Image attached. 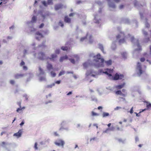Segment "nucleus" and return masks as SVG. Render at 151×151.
Returning <instances> with one entry per match:
<instances>
[{
    "instance_id": "1",
    "label": "nucleus",
    "mask_w": 151,
    "mask_h": 151,
    "mask_svg": "<svg viewBox=\"0 0 151 151\" xmlns=\"http://www.w3.org/2000/svg\"><path fill=\"white\" fill-rule=\"evenodd\" d=\"M122 124L119 123V125L115 126L113 125H111V123H109L107 125L109 128L104 131L103 133H105L109 134L110 133V131H113L116 129L119 131H122Z\"/></svg>"
},
{
    "instance_id": "2",
    "label": "nucleus",
    "mask_w": 151,
    "mask_h": 151,
    "mask_svg": "<svg viewBox=\"0 0 151 151\" xmlns=\"http://www.w3.org/2000/svg\"><path fill=\"white\" fill-rule=\"evenodd\" d=\"M95 62H96L95 63L92 64L91 65L96 68L103 67L104 66V59H101L100 60V61H99V60H96Z\"/></svg>"
},
{
    "instance_id": "3",
    "label": "nucleus",
    "mask_w": 151,
    "mask_h": 151,
    "mask_svg": "<svg viewBox=\"0 0 151 151\" xmlns=\"http://www.w3.org/2000/svg\"><path fill=\"white\" fill-rule=\"evenodd\" d=\"M121 38H122V39L119 40V43L120 44L124 43L125 42L126 37L124 33L122 32H120L119 34H118L116 36L117 39H118Z\"/></svg>"
},
{
    "instance_id": "4",
    "label": "nucleus",
    "mask_w": 151,
    "mask_h": 151,
    "mask_svg": "<svg viewBox=\"0 0 151 151\" xmlns=\"http://www.w3.org/2000/svg\"><path fill=\"white\" fill-rule=\"evenodd\" d=\"M11 145L10 143L5 142H2L0 144L1 146L6 150H8V147Z\"/></svg>"
},
{
    "instance_id": "5",
    "label": "nucleus",
    "mask_w": 151,
    "mask_h": 151,
    "mask_svg": "<svg viewBox=\"0 0 151 151\" xmlns=\"http://www.w3.org/2000/svg\"><path fill=\"white\" fill-rule=\"evenodd\" d=\"M124 77V76L123 75L120 74L119 75L117 73H116L113 78V80H117L119 79H122Z\"/></svg>"
},
{
    "instance_id": "6",
    "label": "nucleus",
    "mask_w": 151,
    "mask_h": 151,
    "mask_svg": "<svg viewBox=\"0 0 151 151\" xmlns=\"http://www.w3.org/2000/svg\"><path fill=\"white\" fill-rule=\"evenodd\" d=\"M136 69L139 71V73L138 74L139 75H140L142 73V65L140 63H137L136 67Z\"/></svg>"
},
{
    "instance_id": "7",
    "label": "nucleus",
    "mask_w": 151,
    "mask_h": 151,
    "mask_svg": "<svg viewBox=\"0 0 151 151\" xmlns=\"http://www.w3.org/2000/svg\"><path fill=\"white\" fill-rule=\"evenodd\" d=\"M55 143L56 145L58 146L61 145L63 147L64 146V145L65 144V142L64 141L61 139L58 140L57 141L55 142Z\"/></svg>"
},
{
    "instance_id": "8",
    "label": "nucleus",
    "mask_w": 151,
    "mask_h": 151,
    "mask_svg": "<svg viewBox=\"0 0 151 151\" xmlns=\"http://www.w3.org/2000/svg\"><path fill=\"white\" fill-rule=\"evenodd\" d=\"M46 56L45 53L41 52L38 54V58L40 60H43L45 58Z\"/></svg>"
},
{
    "instance_id": "9",
    "label": "nucleus",
    "mask_w": 151,
    "mask_h": 151,
    "mask_svg": "<svg viewBox=\"0 0 151 151\" xmlns=\"http://www.w3.org/2000/svg\"><path fill=\"white\" fill-rule=\"evenodd\" d=\"M36 38V39L39 40L41 38H43L44 36L39 31L35 33Z\"/></svg>"
},
{
    "instance_id": "10",
    "label": "nucleus",
    "mask_w": 151,
    "mask_h": 151,
    "mask_svg": "<svg viewBox=\"0 0 151 151\" xmlns=\"http://www.w3.org/2000/svg\"><path fill=\"white\" fill-rule=\"evenodd\" d=\"M106 71L103 72V73L106 74L109 77L112 76L111 73L113 72V70H111L107 68L106 69Z\"/></svg>"
},
{
    "instance_id": "11",
    "label": "nucleus",
    "mask_w": 151,
    "mask_h": 151,
    "mask_svg": "<svg viewBox=\"0 0 151 151\" xmlns=\"http://www.w3.org/2000/svg\"><path fill=\"white\" fill-rule=\"evenodd\" d=\"M42 3L45 6H47L48 5L52 4V0H47V2L45 1H43L42 2Z\"/></svg>"
},
{
    "instance_id": "12",
    "label": "nucleus",
    "mask_w": 151,
    "mask_h": 151,
    "mask_svg": "<svg viewBox=\"0 0 151 151\" xmlns=\"http://www.w3.org/2000/svg\"><path fill=\"white\" fill-rule=\"evenodd\" d=\"M22 130H20L18 132L14 133L13 134V136L14 137H16L17 138H19L21 136L22 134Z\"/></svg>"
},
{
    "instance_id": "13",
    "label": "nucleus",
    "mask_w": 151,
    "mask_h": 151,
    "mask_svg": "<svg viewBox=\"0 0 151 151\" xmlns=\"http://www.w3.org/2000/svg\"><path fill=\"white\" fill-rule=\"evenodd\" d=\"M116 140L120 143L125 144L126 142V139H125L116 138Z\"/></svg>"
},
{
    "instance_id": "14",
    "label": "nucleus",
    "mask_w": 151,
    "mask_h": 151,
    "mask_svg": "<svg viewBox=\"0 0 151 151\" xmlns=\"http://www.w3.org/2000/svg\"><path fill=\"white\" fill-rule=\"evenodd\" d=\"M25 107L24 106L23 107H19V108L17 109L16 110V111L19 113H22L23 110L25 109Z\"/></svg>"
},
{
    "instance_id": "15",
    "label": "nucleus",
    "mask_w": 151,
    "mask_h": 151,
    "mask_svg": "<svg viewBox=\"0 0 151 151\" xmlns=\"http://www.w3.org/2000/svg\"><path fill=\"white\" fill-rule=\"evenodd\" d=\"M126 83H124L121 85L116 86H115V88L117 89L120 90L123 88L125 85Z\"/></svg>"
},
{
    "instance_id": "16",
    "label": "nucleus",
    "mask_w": 151,
    "mask_h": 151,
    "mask_svg": "<svg viewBox=\"0 0 151 151\" xmlns=\"http://www.w3.org/2000/svg\"><path fill=\"white\" fill-rule=\"evenodd\" d=\"M115 93L116 95H120L124 97L126 95V94L122 93V91L119 90L115 91Z\"/></svg>"
},
{
    "instance_id": "17",
    "label": "nucleus",
    "mask_w": 151,
    "mask_h": 151,
    "mask_svg": "<svg viewBox=\"0 0 151 151\" xmlns=\"http://www.w3.org/2000/svg\"><path fill=\"white\" fill-rule=\"evenodd\" d=\"M63 5L61 4H58L55 5V10H57L62 8Z\"/></svg>"
},
{
    "instance_id": "18",
    "label": "nucleus",
    "mask_w": 151,
    "mask_h": 151,
    "mask_svg": "<svg viewBox=\"0 0 151 151\" xmlns=\"http://www.w3.org/2000/svg\"><path fill=\"white\" fill-rule=\"evenodd\" d=\"M94 58H96V59H94V61L95 62L96 60H100L101 59H103V58H101V55L99 54H98L96 56H95L94 57Z\"/></svg>"
},
{
    "instance_id": "19",
    "label": "nucleus",
    "mask_w": 151,
    "mask_h": 151,
    "mask_svg": "<svg viewBox=\"0 0 151 151\" xmlns=\"http://www.w3.org/2000/svg\"><path fill=\"white\" fill-rule=\"evenodd\" d=\"M57 57V56L56 54H52L51 55L50 58H49L52 61H54L56 60Z\"/></svg>"
},
{
    "instance_id": "20",
    "label": "nucleus",
    "mask_w": 151,
    "mask_h": 151,
    "mask_svg": "<svg viewBox=\"0 0 151 151\" xmlns=\"http://www.w3.org/2000/svg\"><path fill=\"white\" fill-rule=\"evenodd\" d=\"M64 20L65 22L68 23H70L71 22V19L69 18L67 16H65V17Z\"/></svg>"
},
{
    "instance_id": "21",
    "label": "nucleus",
    "mask_w": 151,
    "mask_h": 151,
    "mask_svg": "<svg viewBox=\"0 0 151 151\" xmlns=\"http://www.w3.org/2000/svg\"><path fill=\"white\" fill-rule=\"evenodd\" d=\"M104 63L107 66H109L112 64V61L111 60H109L107 61L104 60Z\"/></svg>"
},
{
    "instance_id": "22",
    "label": "nucleus",
    "mask_w": 151,
    "mask_h": 151,
    "mask_svg": "<svg viewBox=\"0 0 151 151\" xmlns=\"http://www.w3.org/2000/svg\"><path fill=\"white\" fill-rule=\"evenodd\" d=\"M24 76V74H17L14 75V78L16 79H18Z\"/></svg>"
},
{
    "instance_id": "23",
    "label": "nucleus",
    "mask_w": 151,
    "mask_h": 151,
    "mask_svg": "<svg viewBox=\"0 0 151 151\" xmlns=\"http://www.w3.org/2000/svg\"><path fill=\"white\" fill-rule=\"evenodd\" d=\"M68 59V57L66 55H65L64 56H63L61 57L60 61V62H62L63 61V60H67Z\"/></svg>"
},
{
    "instance_id": "24",
    "label": "nucleus",
    "mask_w": 151,
    "mask_h": 151,
    "mask_svg": "<svg viewBox=\"0 0 151 151\" xmlns=\"http://www.w3.org/2000/svg\"><path fill=\"white\" fill-rule=\"evenodd\" d=\"M70 47H68L67 46H62L61 47V49L63 51H67L70 50Z\"/></svg>"
},
{
    "instance_id": "25",
    "label": "nucleus",
    "mask_w": 151,
    "mask_h": 151,
    "mask_svg": "<svg viewBox=\"0 0 151 151\" xmlns=\"http://www.w3.org/2000/svg\"><path fill=\"white\" fill-rule=\"evenodd\" d=\"M47 68L49 70H50L53 69L52 65L50 63L48 64L47 66Z\"/></svg>"
},
{
    "instance_id": "26",
    "label": "nucleus",
    "mask_w": 151,
    "mask_h": 151,
    "mask_svg": "<svg viewBox=\"0 0 151 151\" xmlns=\"http://www.w3.org/2000/svg\"><path fill=\"white\" fill-rule=\"evenodd\" d=\"M109 114L108 113L104 112L102 114V116L103 117H106L109 116Z\"/></svg>"
},
{
    "instance_id": "27",
    "label": "nucleus",
    "mask_w": 151,
    "mask_h": 151,
    "mask_svg": "<svg viewBox=\"0 0 151 151\" xmlns=\"http://www.w3.org/2000/svg\"><path fill=\"white\" fill-rule=\"evenodd\" d=\"M99 48L101 50L103 53H105L104 51L103 47L102 45L99 44Z\"/></svg>"
},
{
    "instance_id": "28",
    "label": "nucleus",
    "mask_w": 151,
    "mask_h": 151,
    "mask_svg": "<svg viewBox=\"0 0 151 151\" xmlns=\"http://www.w3.org/2000/svg\"><path fill=\"white\" fill-rule=\"evenodd\" d=\"M91 115L93 116H97L99 115V114L95 113L93 111H91Z\"/></svg>"
},
{
    "instance_id": "29",
    "label": "nucleus",
    "mask_w": 151,
    "mask_h": 151,
    "mask_svg": "<svg viewBox=\"0 0 151 151\" xmlns=\"http://www.w3.org/2000/svg\"><path fill=\"white\" fill-rule=\"evenodd\" d=\"M9 0H1L2 1L0 3V5L2 3L4 4H6L7 2Z\"/></svg>"
},
{
    "instance_id": "30",
    "label": "nucleus",
    "mask_w": 151,
    "mask_h": 151,
    "mask_svg": "<svg viewBox=\"0 0 151 151\" xmlns=\"http://www.w3.org/2000/svg\"><path fill=\"white\" fill-rule=\"evenodd\" d=\"M37 20V17H36L35 16H34L32 17L31 20V22H35Z\"/></svg>"
},
{
    "instance_id": "31",
    "label": "nucleus",
    "mask_w": 151,
    "mask_h": 151,
    "mask_svg": "<svg viewBox=\"0 0 151 151\" xmlns=\"http://www.w3.org/2000/svg\"><path fill=\"white\" fill-rule=\"evenodd\" d=\"M109 7H111L113 8H115L116 7L115 5L113 3H110L109 4Z\"/></svg>"
},
{
    "instance_id": "32",
    "label": "nucleus",
    "mask_w": 151,
    "mask_h": 151,
    "mask_svg": "<svg viewBox=\"0 0 151 151\" xmlns=\"http://www.w3.org/2000/svg\"><path fill=\"white\" fill-rule=\"evenodd\" d=\"M146 107L147 109L151 108V104L147 103L146 105Z\"/></svg>"
},
{
    "instance_id": "33",
    "label": "nucleus",
    "mask_w": 151,
    "mask_h": 151,
    "mask_svg": "<svg viewBox=\"0 0 151 151\" xmlns=\"http://www.w3.org/2000/svg\"><path fill=\"white\" fill-rule=\"evenodd\" d=\"M58 24L59 26L62 27H63L64 26V24L62 21H60L59 22Z\"/></svg>"
},
{
    "instance_id": "34",
    "label": "nucleus",
    "mask_w": 151,
    "mask_h": 151,
    "mask_svg": "<svg viewBox=\"0 0 151 151\" xmlns=\"http://www.w3.org/2000/svg\"><path fill=\"white\" fill-rule=\"evenodd\" d=\"M51 74L52 77H54L56 75V73L53 71H52L51 72Z\"/></svg>"
},
{
    "instance_id": "35",
    "label": "nucleus",
    "mask_w": 151,
    "mask_h": 151,
    "mask_svg": "<svg viewBox=\"0 0 151 151\" xmlns=\"http://www.w3.org/2000/svg\"><path fill=\"white\" fill-rule=\"evenodd\" d=\"M39 70L40 71V73L41 74H44V72L43 70L40 67H39Z\"/></svg>"
},
{
    "instance_id": "36",
    "label": "nucleus",
    "mask_w": 151,
    "mask_h": 151,
    "mask_svg": "<svg viewBox=\"0 0 151 151\" xmlns=\"http://www.w3.org/2000/svg\"><path fill=\"white\" fill-rule=\"evenodd\" d=\"M122 56L123 57V58H126L127 54L126 52H123L122 53Z\"/></svg>"
},
{
    "instance_id": "37",
    "label": "nucleus",
    "mask_w": 151,
    "mask_h": 151,
    "mask_svg": "<svg viewBox=\"0 0 151 151\" xmlns=\"http://www.w3.org/2000/svg\"><path fill=\"white\" fill-rule=\"evenodd\" d=\"M137 46L139 48L137 50L140 51V50H142L141 47L140 46L139 44H137Z\"/></svg>"
},
{
    "instance_id": "38",
    "label": "nucleus",
    "mask_w": 151,
    "mask_h": 151,
    "mask_svg": "<svg viewBox=\"0 0 151 151\" xmlns=\"http://www.w3.org/2000/svg\"><path fill=\"white\" fill-rule=\"evenodd\" d=\"M65 73V71H64L62 70V71H60L59 73V74L58 76H60L62 75H64Z\"/></svg>"
},
{
    "instance_id": "39",
    "label": "nucleus",
    "mask_w": 151,
    "mask_h": 151,
    "mask_svg": "<svg viewBox=\"0 0 151 151\" xmlns=\"http://www.w3.org/2000/svg\"><path fill=\"white\" fill-rule=\"evenodd\" d=\"M37 142H35V144L34 146V148L35 150H37L38 149V147H37Z\"/></svg>"
},
{
    "instance_id": "40",
    "label": "nucleus",
    "mask_w": 151,
    "mask_h": 151,
    "mask_svg": "<svg viewBox=\"0 0 151 151\" xmlns=\"http://www.w3.org/2000/svg\"><path fill=\"white\" fill-rule=\"evenodd\" d=\"M83 66L84 68H86L88 65V64L87 63H85L83 64Z\"/></svg>"
},
{
    "instance_id": "41",
    "label": "nucleus",
    "mask_w": 151,
    "mask_h": 151,
    "mask_svg": "<svg viewBox=\"0 0 151 151\" xmlns=\"http://www.w3.org/2000/svg\"><path fill=\"white\" fill-rule=\"evenodd\" d=\"M96 138L95 137H94L92 138H91L90 139V141L91 142H93V141L95 140Z\"/></svg>"
},
{
    "instance_id": "42",
    "label": "nucleus",
    "mask_w": 151,
    "mask_h": 151,
    "mask_svg": "<svg viewBox=\"0 0 151 151\" xmlns=\"http://www.w3.org/2000/svg\"><path fill=\"white\" fill-rule=\"evenodd\" d=\"M69 60L73 64H74L75 63V61L74 59L70 58L69 59Z\"/></svg>"
},
{
    "instance_id": "43",
    "label": "nucleus",
    "mask_w": 151,
    "mask_h": 151,
    "mask_svg": "<svg viewBox=\"0 0 151 151\" xmlns=\"http://www.w3.org/2000/svg\"><path fill=\"white\" fill-rule=\"evenodd\" d=\"M21 101H19V102H17V104L18 105V106H19V107H22L21 106Z\"/></svg>"
},
{
    "instance_id": "44",
    "label": "nucleus",
    "mask_w": 151,
    "mask_h": 151,
    "mask_svg": "<svg viewBox=\"0 0 151 151\" xmlns=\"http://www.w3.org/2000/svg\"><path fill=\"white\" fill-rule=\"evenodd\" d=\"M73 57L74 58H76V59L77 60H78L79 59V57L77 55H73Z\"/></svg>"
},
{
    "instance_id": "45",
    "label": "nucleus",
    "mask_w": 151,
    "mask_h": 151,
    "mask_svg": "<svg viewBox=\"0 0 151 151\" xmlns=\"http://www.w3.org/2000/svg\"><path fill=\"white\" fill-rule=\"evenodd\" d=\"M25 65V63L22 60L20 64V66H22Z\"/></svg>"
},
{
    "instance_id": "46",
    "label": "nucleus",
    "mask_w": 151,
    "mask_h": 151,
    "mask_svg": "<svg viewBox=\"0 0 151 151\" xmlns=\"http://www.w3.org/2000/svg\"><path fill=\"white\" fill-rule=\"evenodd\" d=\"M15 83V81L13 80H11L10 81V83L12 85H13Z\"/></svg>"
},
{
    "instance_id": "47",
    "label": "nucleus",
    "mask_w": 151,
    "mask_h": 151,
    "mask_svg": "<svg viewBox=\"0 0 151 151\" xmlns=\"http://www.w3.org/2000/svg\"><path fill=\"white\" fill-rule=\"evenodd\" d=\"M146 109H144L143 110H142V111H140V112L138 113V114H137V113H136V115L137 116H139V114H140L141 112H142V111H143L145 110Z\"/></svg>"
},
{
    "instance_id": "48",
    "label": "nucleus",
    "mask_w": 151,
    "mask_h": 151,
    "mask_svg": "<svg viewBox=\"0 0 151 151\" xmlns=\"http://www.w3.org/2000/svg\"><path fill=\"white\" fill-rule=\"evenodd\" d=\"M135 141L136 142H138L139 141V138L137 136H136L135 137Z\"/></svg>"
},
{
    "instance_id": "49",
    "label": "nucleus",
    "mask_w": 151,
    "mask_h": 151,
    "mask_svg": "<svg viewBox=\"0 0 151 151\" xmlns=\"http://www.w3.org/2000/svg\"><path fill=\"white\" fill-rule=\"evenodd\" d=\"M60 51L59 49H57L55 51V53L57 54H59L60 53Z\"/></svg>"
},
{
    "instance_id": "50",
    "label": "nucleus",
    "mask_w": 151,
    "mask_h": 151,
    "mask_svg": "<svg viewBox=\"0 0 151 151\" xmlns=\"http://www.w3.org/2000/svg\"><path fill=\"white\" fill-rule=\"evenodd\" d=\"M145 60V59L144 58H141L140 59V60L141 62H143Z\"/></svg>"
},
{
    "instance_id": "51",
    "label": "nucleus",
    "mask_w": 151,
    "mask_h": 151,
    "mask_svg": "<svg viewBox=\"0 0 151 151\" xmlns=\"http://www.w3.org/2000/svg\"><path fill=\"white\" fill-rule=\"evenodd\" d=\"M55 85V83H53L51 85H49V86H47V87L48 88H52L53 86H54Z\"/></svg>"
},
{
    "instance_id": "52",
    "label": "nucleus",
    "mask_w": 151,
    "mask_h": 151,
    "mask_svg": "<svg viewBox=\"0 0 151 151\" xmlns=\"http://www.w3.org/2000/svg\"><path fill=\"white\" fill-rule=\"evenodd\" d=\"M45 45L43 43H42V45H39V47H45Z\"/></svg>"
},
{
    "instance_id": "53",
    "label": "nucleus",
    "mask_w": 151,
    "mask_h": 151,
    "mask_svg": "<svg viewBox=\"0 0 151 151\" xmlns=\"http://www.w3.org/2000/svg\"><path fill=\"white\" fill-rule=\"evenodd\" d=\"M124 5H121L119 7V8L120 9H123V8H124Z\"/></svg>"
},
{
    "instance_id": "54",
    "label": "nucleus",
    "mask_w": 151,
    "mask_h": 151,
    "mask_svg": "<svg viewBox=\"0 0 151 151\" xmlns=\"http://www.w3.org/2000/svg\"><path fill=\"white\" fill-rule=\"evenodd\" d=\"M23 68L24 70H27V68L26 66H23Z\"/></svg>"
},
{
    "instance_id": "55",
    "label": "nucleus",
    "mask_w": 151,
    "mask_h": 151,
    "mask_svg": "<svg viewBox=\"0 0 151 151\" xmlns=\"http://www.w3.org/2000/svg\"><path fill=\"white\" fill-rule=\"evenodd\" d=\"M44 26V24L43 23L41 24L39 26V28H41L43 27Z\"/></svg>"
},
{
    "instance_id": "56",
    "label": "nucleus",
    "mask_w": 151,
    "mask_h": 151,
    "mask_svg": "<svg viewBox=\"0 0 151 151\" xmlns=\"http://www.w3.org/2000/svg\"><path fill=\"white\" fill-rule=\"evenodd\" d=\"M143 33L145 36L147 35H148L147 32L146 31H144L143 32Z\"/></svg>"
},
{
    "instance_id": "57",
    "label": "nucleus",
    "mask_w": 151,
    "mask_h": 151,
    "mask_svg": "<svg viewBox=\"0 0 151 151\" xmlns=\"http://www.w3.org/2000/svg\"><path fill=\"white\" fill-rule=\"evenodd\" d=\"M134 37H131V41L132 42L134 40Z\"/></svg>"
},
{
    "instance_id": "58",
    "label": "nucleus",
    "mask_w": 151,
    "mask_h": 151,
    "mask_svg": "<svg viewBox=\"0 0 151 151\" xmlns=\"http://www.w3.org/2000/svg\"><path fill=\"white\" fill-rule=\"evenodd\" d=\"M149 40H150V38L149 37H148V38H146L145 40V42H148Z\"/></svg>"
},
{
    "instance_id": "59",
    "label": "nucleus",
    "mask_w": 151,
    "mask_h": 151,
    "mask_svg": "<svg viewBox=\"0 0 151 151\" xmlns=\"http://www.w3.org/2000/svg\"><path fill=\"white\" fill-rule=\"evenodd\" d=\"M60 80L58 81H56L55 83L57 84H59L60 83Z\"/></svg>"
},
{
    "instance_id": "60",
    "label": "nucleus",
    "mask_w": 151,
    "mask_h": 151,
    "mask_svg": "<svg viewBox=\"0 0 151 151\" xmlns=\"http://www.w3.org/2000/svg\"><path fill=\"white\" fill-rule=\"evenodd\" d=\"M130 113L131 114H132L133 112V107H132L130 109Z\"/></svg>"
},
{
    "instance_id": "61",
    "label": "nucleus",
    "mask_w": 151,
    "mask_h": 151,
    "mask_svg": "<svg viewBox=\"0 0 151 151\" xmlns=\"http://www.w3.org/2000/svg\"><path fill=\"white\" fill-rule=\"evenodd\" d=\"M74 14H75L74 13H71L69 14V16L70 17H72L73 16Z\"/></svg>"
},
{
    "instance_id": "62",
    "label": "nucleus",
    "mask_w": 151,
    "mask_h": 151,
    "mask_svg": "<svg viewBox=\"0 0 151 151\" xmlns=\"http://www.w3.org/2000/svg\"><path fill=\"white\" fill-rule=\"evenodd\" d=\"M121 108V107H119L117 106L116 108H115L114 109L115 110H117L118 109Z\"/></svg>"
},
{
    "instance_id": "63",
    "label": "nucleus",
    "mask_w": 151,
    "mask_h": 151,
    "mask_svg": "<svg viewBox=\"0 0 151 151\" xmlns=\"http://www.w3.org/2000/svg\"><path fill=\"white\" fill-rule=\"evenodd\" d=\"M102 108H103L101 106H99L98 107V109L99 110H100V109L102 110Z\"/></svg>"
},
{
    "instance_id": "64",
    "label": "nucleus",
    "mask_w": 151,
    "mask_h": 151,
    "mask_svg": "<svg viewBox=\"0 0 151 151\" xmlns=\"http://www.w3.org/2000/svg\"><path fill=\"white\" fill-rule=\"evenodd\" d=\"M54 135L56 136H59L58 134L57 133V132H55L54 133Z\"/></svg>"
}]
</instances>
